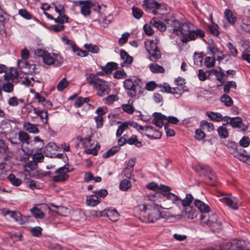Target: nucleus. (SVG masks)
Wrapping results in <instances>:
<instances>
[{"mask_svg": "<svg viewBox=\"0 0 250 250\" xmlns=\"http://www.w3.org/2000/svg\"><path fill=\"white\" fill-rule=\"evenodd\" d=\"M167 24H170L172 28V33L177 36H181V41L183 43L194 41L198 37L201 38L204 37L205 32L201 29L190 30V23H181L178 21L173 19L167 20Z\"/></svg>", "mask_w": 250, "mask_h": 250, "instance_id": "f257e3e1", "label": "nucleus"}, {"mask_svg": "<svg viewBox=\"0 0 250 250\" xmlns=\"http://www.w3.org/2000/svg\"><path fill=\"white\" fill-rule=\"evenodd\" d=\"M161 206L154 204L144 205L141 210L140 219L143 222L154 223L160 218H165L167 215L165 212L161 211Z\"/></svg>", "mask_w": 250, "mask_h": 250, "instance_id": "f03ea898", "label": "nucleus"}, {"mask_svg": "<svg viewBox=\"0 0 250 250\" xmlns=\"http://www.w3.org/2000/svg\"><path fill=\"white\" fill-rule=\"evenodd\" d=\"M86 80L88 83L96 90V94L99 97H104L108 95L110 91V85L106 81L100 79L91 73L87 75Z\"/></svg>", "mask_w": 250, "mask_h": 250, "instance_id": "7ed1b4c3", "label": "nucleus"}, {"mask_svg": "<svg viewBox=\"0 0 250 250\" xmlns=\"http://www.w3.org/2000/svg\"><path fill=\"white\" fill-rule=\"evenodd\" d=\"M143 8L148 13L154 15L164 14L167 11L168 6L163 3H160L154 0H144Z\"/></svg>", "mask_w": 250, "mask_h": 250, "instance_id": "20e7f679", "label": "nucleus"}, {"mask_svg": "<svg viewBox=\"0 0 250 250\" xmlns=\"http://www.w3.org/2000/svg\"><path fill=\"white\" fill-rule=\"evenodd\" d=\"M140 80H136L133 81L131 79L125 80L124 82V87L129 91L127 92V95L131 97H138L139 94L143 92V88L139 84Z\"/></svg>", "mask_w": 250, "mask_h": 250, "instance_id": "39448f33", "label": "nucleus"}, {"mask_svg": "<svg viewBox=\"0 0 250 250\" xmlns=\"http://www.w3.org/2000/svg\"><path fill=\"white\" fill-rule=\"evenodd\" d=\"M164 195H166L167 199L172 201L173 203L178 206L182 205L184 208L190 207V204L193 200V197L191 194H187L186 198L183 200L177 195L172 193H168Z\"/></svg>", "mask_w": 250, "mask_h": 250, "instance_id": "423d86ee", "label": "nucleus"}, {"mask_svg": "<svg viewBox=\"0 0 250 250\" xmlns=\"http://www.w3.org/2000/svg\"><path fill=\"white\" fill-rule=\"evenodd\" d=\"M146 50L150 55V59L152 62H156L161 58V54L156 42L154 41H148L145 43Z\"/></svg>", "mask_w": 250, "mask_h": 250, "instance_id": "0eeeda50", "label": "nucleus"}, {"mask_svg": "<svg viewBox=\"0 0 250 250\" xmlns=\"http://www.w3.org/2000/svg\"><path fill=\"white\" fill-rule=\"evenodd\" d=\"M67 166L66 165L63 167H60L55 171V173H57L58 175L52 177L54 182H64L67 180L69 175L67 173L73 171L74 169L72 168H69L68 167H66Z\"/></svg>", "mask_w": 250, "mask_h": 250, "instance_id": "6e6552de", "label": "nucleus"}, {"mask_svg": "<svg viewBox=\"0 0 250 250\" xmlns=\"http://www.w3.org/2000/svg\"><path fill=\"white\" fill-rule=\"evenodd\" d=\"M201 170L205 176V180L209 185H214L216 181V177L213 174L212 169L208 166H201Z\"/></svg>", "mask_w": 250, "mask_h": 250, "instance_id": "1a4fd4ad", "label": "nucleus"}, {"mask_svg": "<svg viewBox=\"0 0 250 250\" xmlns=\"http://www.w3.org/2000/svg\"><path fill=\"white\" fill-rule=\"evenodd\" d=\"M93 216H106L109 220L112 221H116L118 220L119 217V213L115 209L112 210H107L105 209L103 211H93L91 213Z\"/></svg>", "mask_w": 250, "mask_h": 250, "instance_id": "9d476101", "label": "nucleus"}, {"mask_svg": "<svg viewBox=\"0 0 250 250\" xmlns=\"http://www.w3.org/2000/svg\"><path fill=\"white\" fill-rule=\"evenodd\" d=\"M2 213L5 216L9 215L11 217L14 219L16 222L21 225L25 222V217H23L19 211H10L7 208H4L2 210Z\"/></svg>", "mask_w": 250, "mask_h": 250, "instance_id": "9b49d317", "label": "nucleus"}, {"mask_svg": "<svg viewBox=\"0 0 250 250\" xmlns=\"http://www.w3.org/2000/svg\"><path fill=\"white\" fill-rule=\"evenodd\" d=\"M81 6V13L84 16H89L91 13L90 9L93 5L90 0H79L77 1Z\"/></svg>", "mask_w": 250, "mask_h": 250, "instance_id": "f8f14e48", "label": "nucleus"}, {"mask_svg": "<svg viewBox=\"0 0 250 250\" xmlns=\"http://www.w3.org/2000/svg\"><path fill=\"white\" fill-rule=\"evenodd\" d=\"M33 112L35 116L33 118L40 117L41 120L42 121L44 124L48 122V113L47 110L42 109L40 110L38 108L33 106V108L29 111V112Z\"/></svg>", "mask_w": 250, "mask_h": 250, "instance_id": "ddd939ff", "label": "nucleus"}, {"mask_svg": "<svg viewBox=\"0 0 250 250\" xmlns=\"http://www.w3.org/2000/svg\"><path fill=\"white\" fill-rule=\"evenodd\" d=\"M220 200L233 209H237L238 208V200L233 196H225L221 198Z\"/></svg>", "mask_w": 250, "mask_h": 250, "instance_id": "4468645a", "label": "nucleus"}, {"mask_svg": "<svg viewBox=\"0 0 250 250\" xmlns=\"http://www.w3.org/2000/svg\"><path fill=\"white\" fill-rule=\"evenodd\" d=\"M153 116L154 118L152 121V124L156 125L159 128H161L164 125L163 120L167 119V117L160 113L155 112L153 113Z\"/></svg>", "mask_w": 250, "mask_h": 250, "instance_id": "2eb2a0df", "label": "nucleus"}, {"mask_svg": "<svg viewBox=\"0 0 250 250\" xmlns=\"http://www.w3.org/2000/svg\"><path fill=\"white\" fill-rule=\"evenodd\" d=\"M217 218L218 216L215 213H210L209 211L208 213L201 214L200 220L202 223L206 224L212 220L216 221Z\"/></svg>", "mask_w": 250, "mask_h": 250, "instance_id": "dca6fc26", "label": "nucleus"}, {"mask_svg": "<svg viewBox=\"0 0 250 250\" xmlns=\"http://www.w3.org/2000/svg\"><path fill=\"white\" fill-rule=\"evenodd\" d=\"M195 206L200 211L201 214L208 213L209 211V207L198 199H195L194 202Z\"/></svg>", "mask_w": 250, "mask_h": 250, "instance_id": "f3484780", "label": "nucleus"}, {"mask_svg": "<svg viewBox=\"0 0 250 250\" xmlns=\"http://www.w3.org/2000/svg\"><path fill=\"white\" fill-rule=\"evenodd\" d=\"M168 20L166 19L165 21L167 22V25L165 24V23L161 21H156V18H153L151 21V24L153 25V26L157 28L159 31L161 32H164L166 30L167 27H169L170 26V24H167V21Z\"/></svg>", "mask_w": 250, "mask_h": 250, "instance_id": "a211bd4d", "label": "nucleus"}, {"mask_svg": "<svg viewBox=\"0 0 250 250\" xmlns=\"http://www.w3.org/2000/svg\"><path fill=\"white\" fill-rule=\"evenodd\" d=\"M120 56L122 59L124 61V62L121 64L122 67L125 65L127 66L132 63L133 60L132 57L129 56L124 50L121 49L120 50Z\"/></svg>", "mask_w": 250, "mask_h": 250, "instance_id": "6ab92c4d", "label": "nucleus"}, {"mask_svg": "<svg viewBox=\"0 0 250 250\" xmlns=\"http://www.w3.org/2000/svg\"><path fill=\"white\" fill-rule=\"evenodd\" d=\"M100 202L101 199L94 194L86 196V204L87 206L94 207L97 205Z\"/></svg>", "mask_w": 250, "mask_h": 250, "instance_id": "aec40b11", "label": "nucleus"}, {"mask_svg": "<svg viewBox=\"0 0 250 250\" xmlns=\"http://www.w3.org/2000/svg\"><path fill=\"white\" fill-rule=\"evenodd\" d=\"M118 68V64L114 62H109L105 66L101 67L103 72L106 74H110L114 70Z\"/></svg>", "mask_w": 250, "mask_h": 250, "instance_id": "412c9836", "label": "nucleus"}, {"mask_svg": "<svg viewBox=\"0 0 250 250\" xmlns=\"http://www.w3.org/2000/svg\"><path fill=\"white\" fill-rule=\"evenodd\" d=\"M23 127L25 130L29 133L37 134L40 132L36 125L31 124L29 122H24L23 124Z\"/></svg>", "mask_w": 250, "mask_h": 250, "instance_id": "4be33fe9", "label": "nucleus"}, {"mask_svg": "<svg viewBox=\"0 0 250 250\" xmlns=\"http://www.w3.org/2000/svg\"><path fill=\"white\" fill-rule=\"evenodd\" d=\"M210 229L212 231H219L220 230L222 229V226L221 222L218 220V218L216 219V221H211L208 223L206 224Z\"/></svg>", "mask_w": 250, "mask_h": 250, "instance_id": "5701e85b", "label": "nucleus"}, {"mask_svg": "<svg viewBox=\"0 0 250 250\" xmlns=\"http://www.w3.org/2000/svg\"><path fill=\"white\" fill-rule=\"evenodd\" d=\"M210 229L212 231H219L220 230L222 229V226L221 222L218 220V218L216 219V221H211L208 223L206 224Z\"/></svg>", "mask_w": 250, "mask_h": 250, "instance_id": "b1692460", "label": "nucleus"}, {"mask_svg": "<svg viewBox=\"0 0 250 250\" xmlns=\"http://www.w3.org/2000/svg\"><path fill=\"white\" fill-rule=\"evenodd\" d=\"M234 157L239 159L240 161L247 163L250 165V156L245 155L242 152H239L237 151L234 152Z\"/></svg>", "mask_w": 250, "mask_h": 250, "instance_id": "393cba45", "label": "nucleus"}, {"mask_svg": "<svg viewBox=\"0 0 250 250\" xmlns=\"http://www.w3.org/2000/svg\"><path fill=\"white\" fill-rule=\"evenodd\" d=\"M224 16L226 20L230 24H233L235 23L237 18L232 13L231 11L229 9H227L224 12Z\"/></svg>", "mask_w": 250, "mask_h": 250, "instance_id": "a878e982", "label": "nucleus"}, {"mask_svg": "<svg viewBox=\"0 0 250 250\" xmlns=\"http://www.w3.org/2000/svg\"><path fill=\"white\" fill-rule=\"evenodd\" d=\"M229 125L233 128H241L243 125L242 119L239 117L232 118L229 121Z\"/></svg>", "mask_w": 250, "mask_h": 250, "instance_id": "bb28decb", "label": "nucleus"}, {"mask_svg": "<svg viewBox=\"0 0 250 250\" xmlns=\"http://www.w3.org/2000/svg\"><path fill=\"white\" fill-rule=\"evenodd\" d=\"M19 140L20 143H25L27 145L30 144V137L29 135L24 131H21L18 134Z\"/></svg>", "mask_w": 250, "mask_h": 250, "instance_id": "cd10ccee", "label": "nucleus"}, {"mask_svg": "<svg viewBox=\"0 0 250 250\" xmlns=\"http://www.w3.org/2000/svg\"><path fill=\"white\" fill-rule=\"evenodd\" d=\"M184 212L185 215L189 219L196 218L197 215V212L195 211L194 209H193L192 207H191L185 208Z\"/></svg>", "mask_w": 250, "mask_h": 250, "instance_id": "c85d7f7f", "label": "nucleus"}, {"mask_svg": "<svg viewBox=\"0 0 250 250\" xmlns=\"http://www.w3.org/2000/svg\"><path fill=\"white\" fill-rule=\"evenodd\" d=\"M120 149L119 146H114L112 147L110 149L108 150L106 152L103 154V157L104 158H107L111 156L114 155L116 153L118 152Z\"/></svg>", "mask_w": 250, "mask_h": 250, "instance_id": "c756f323", "label": "nucleus"}, {"mask_svg": "<svg viewBox=\"0 0 250 250\" xmlns=\"http://www.w3.org/2000/svg\"><path fill=\"white\" fill-rule=\"evenodd\" d=\"M149 69L153 73H163L165 72L164 68L156 63H151L149 65Z\"/></svg>", "mask_w": 250, "mask_h": 250, "instance_id": "7c9ffc66", "label": "nucleus"}, {"mask_svg": "<svg viewBox=\"0 0 250 250\" xmlns=\"http://www.w3.org/2000/svg\"><path fill=\"white\" fill-rule=\"evenodd\" d=\"M127 143L129 145H135L137 147H140L142 146L141 142L138 141L137 136L135 135H132L127 140Z\"/></svg>", "mask_w": 250, "mask_h": 250, "instance_id": "2f4dec72", "label": "nucleus"}, {"mask_svg": "<svg viewBox=\"0 0 250 250\" xmlns=\"http://www.w3.org/2000/svg\"><path fill=\"white\" fill-rule=\"evenodd\" d=\"M219 136L221 139H226L229 137V132L227 128L224 125L219 126L217 129Z\"/></svg>", "mask_w": 250, "mask_h": 250, "instance_id": "473e14b6", "label": "nucleus"}, {"mask_svg": "<svg viewBox=\"0 0 250 250\" xmlns=\"http://www.w3.org/2000/svg\"><path fill=\"white\" fill-rule=\"evenodd\" d=\"M72 45L73 51L75 52L78 56L80 57H86L87 56L88 53L86 51L79 48L75 44H72Z\"/></svg>", "mask_w": 250, "mask_h": 250, "instance_id": "72a5a7b5", "label": "nucleus"}, {"mask_svg": "<svg viewBox=\"0 0 250 250\" xmlns=\"http://www.w3.org/2000/svg\"><path fill=\"white\" fill-rule=\"evenodd\" d=\"M90 101V99L88 97L83 98L79 97L75 102L74 106L75 107L78 108L81 107L84 103H87Z\"/></svg>", "mask_w": 250, "mask_h": 250, "instance_id": "f704fd0d", "label": "nucleus"}, {"mask_svg": "<svg viewBox=\"0 0 250 250\" xmlns=\"http://www.w3.org/2000/svg\"><path fill=\"white\" fill-rule=\"evenodd\" d=\"M207 116L212 121L220 122L222 120V115L219 113H215L211 111L207 112Z\"/></svg>", "mask_w": 250, "mask_h": 250, "instance_id": "c9c22d12", "label": "nucleus"}, {"mask_svg": "<svg viewBox=\"0 0 250 250\" xmlns=\"http://www.w3.org/2000/svg\"><path fill=\"white\" fill-rule=\"evenodd\" d=\"M171 188L169 187L161 184L158 186V189L156 194L162 193L163 196L167 198L166 195L164 194L170 193L169 192Z\"/></svg>", "mask_w": 250, "mask_h": 250, "instance_id": "e433bc0d", "label": "nucleus"}, {"mask_svg": "<svg viewBox=\"0 0 250 250\" xmlns=\"http://www.w3.org/2000/svg\"><path fill=\"white\" fill-rule=\"evenodd\" d=\"M118 97L116 95L112 94L108 95L107 97L103 100V102L108 105L112 104L114 102L118 101Z\"/></svg>", "mask_w": 250, "mask_h": 250, "instance_id": "4c0bfd02", "label": "nucleus"}, {"mask_svg": "<svg viewBox=\"0 0 250 250\" xmlns=\"http://www.w3.org/2000/svg\"><path fill=\"white\" fill-rule=\"evenodd\" d=\"M221 101L227 106H230L233 104L232 99L227 94H224L221 97Z\"/></svg>", "mask_w": 250, "mask_h": 250, "instance_id": "58836bf2", "label": "nucleus"}, {"mask_svg": "<svg viewBox=\"0 0 250 250\" xmlns=\"http://www.w3.org/2000/svg\"><path fill=\"white\" fill-rule=\"evenodd\" d=\"M14 84L9 82L3 83L2 90L6 93H12L14 91Z\"/></svg>", "mask_w": 250, "mask_h": 250, "instance_id": "ea45409f", "label": "nucleus"}, {"mask_svg": "<svg viewBox=\"0 0 250 250\" xmlns=\"http://www.w3.org/2000/svg\"><path fill=\"white\" fill-rule=\"evenodd\" d=\"M32 214L36 218L42 219L44 217V213L39 208L34 207L30 209Z\"/></svg>", "mask_w": 250, "mask_h": 250, "instance_id": "a19ab883", "label": "nucleus"}, {"mask_svg": "<svg viewBox=\"0 0 250 250\" xmlns=\"http://www.w3.org/2000/svg\"><path fill=\"white\" fill-rule=\"evenodd\" d=\"M7 178L10 183L14 186H19L21 184V180L16 178L13 174H10L7 177Z\"/></svg>", "mask_w": 250, "mask_h": 250, "instance_id": "79ce46f5", "label": "nucleus"}, {"mask_svg": "<svg viewBox=\"0 0 250 250\" xmlns=\"http://www.w3.org/2000/svg\"><path fill=\"white\" fill-rule=\"evenodd\" d=\"M85 49L88 50V51L92 53H98L99 52V48L96 45H93L90 44H85L84 45Z\"/></svg>", "mask_w": 250, "mask_h": 250, "instance_id": "37998d69", "label": "nucleus"}, {"mask_svg": "<svg viewBox=\"0 0 250 250\" xmlns=\"http://www.w3.org/2000/svg\"><path fill=\"white\" fill-rule=\"evenodd\" d=\"M69 84L68 82L65 78H62L58 83L57 85V89L60 91H62Z\"/></svg>", "mask_w": 250, "mask_h": 250, "instance_id": "c03bdc74", "label": "nucleus"}, {"mask_svg": "<svg viewBox=\"0 0 250 250\" xmlns=\"http://www.w3.org/2000/svg\"><path fill=\"white\" fill-rule=\"evenodd\" d=\"M131 187V183L128 180H122L120 184V189L123 191H126Z\"/></svg>", "mask_w": 250, "mask_h": 250, "instance_id": "a18cd8bd", "label": "nucleus"}, {"mask_svg": "<svg viewBox=\"0 0 250 250\" xmlns=\"http://www.w3.org/2000/svg\"><path fill=\"white\" fill-rule=\"evenodd\" d=\"M44 63L48 65H51L55 63V59L51 55L47 52L42 58Z\"/></svg>", "mask_w": 250, "mask_h": 250, "instance_id": "49530a36", "label": "nucleus"}, {"mask_svg": "<svg viewBox=\"0 0 250 250\" xmlns=\"http://www.w3.org/2000/svg\"><path fill=\"white\" fill-rule=\"evenodd\" d=\"M69 17L66 15H60L54 19V21L56 23L63 25V23L68 22Z\"/></svg>", "mask_w": 250, "mask_h": 250, "instance_id": "de8ad7c7", "label": "nucleus"}, {"mask_svg": "<svg viewBox=\"0 0 250 250\" xmlns=\"http://www.w3.org/2000/svg\"><path fill=\"white\" fill-rule=\"evenodd\" d=\"M200 125L203 129H206L208 131H211L214 129V125L211 123H208L205 120H203L201 122Z\"/></svg>", "mask_w": 250, "mask_h": 250, "instance_id": "09e8293b", "label": "nucleus"}, {"mask_svg": "<svg viewBox=\"0 0 250 250\" xmlns=\"http://www.w3.org/2000/svg\"><path fill=\"white\" fill-rule=\"evenodd\" d=\"M9 20V15L2 9L0 10V22L3 25Z\"/></svg>", "mask_w": 250, "mask_h": 250, "instance_id": "8fccbe9b", "label": "nucleus"}, {"mask_svg": "<svg viewBox=\"0 0 250 250\" xmlns=\"http://www.w3.org/2000/svg\"><path fill=\"white\" fill-rule=\"evenodd\" d=\"M132 14L134 18L140 19L142 17L143 12L141 9L134 6L132 7Z\"/></svg>", "mask_w": 250, "mask_h": 250, "instance_id": "3c124183", "label": "nucleus"}, {"mask_svg": "<svg viewBox=\"0 0 250 250\" xmlns=\"http://www.w3.org/2000/svg\"><path fill=\"white\" fill-rule=\"evenodd\" d=\"M215 61L214 59H212L210 57H207L204 61V63L206 66L208 68L213 67L215 65Z\"/></svg>", "mask_w": 250, "mask_h": 250, "instance_id": "603ef678", "label": "nucleus"}, {"mask_svg": "<svg viewBox=\"0 0 250 250\" xmlns=\"http://www.w3.org/2000/svg\"><path fill=\"white\" fill-rule=\"evenodd\" d=\"M19 14L26 20H30L32 19V15L25 9H21L19 10Z\"/></svg>", "mask_w": 250, "mask_h": 250, "instance_id": "864d4df0", "label": "nucleus"}, {"mask_svg": "<svg viewBox=\"0 0 250 250\" xmlns=\"http://www.w3.org/2000/svg\"><path fill=\"white\" fill-rule=\"evenodd\" d=\"M127 76V74L123 69L117 70L113 74V77L116 79L125 78Z\"/></svg>", "mask_w": 250, "mask_h": 250, "instance_id": "5fc2aeb1", "label": "nucleus"}, {"mask_svg": "<svg viewBox=\"0 0 250 250\" xmlns=\"http://www.w3.org/2000/svg\"><path fill=\"white\" fill-rule=\"evenodd\" d=\"M227 46L229 49V55L233 57H236L238 54V51L236 47L230 42L227 43Z\"/></svg>", "mask_w": 250, "mask_h": 250, "instance_id": "6e6d98bb", "label": "nucleus"}, {"mask_svg": "<svg viewBox=\"0 0 250 250\" xmlns=\"http://www.w3.org/2000/svg\"><path fill=\"white\" fill-rule=\"evenodd\" d=\"M122 108L124 112L130 114H132L135 110L134 107L129 104H123Z\"/></svg>", "mask_w": 250, "mask_h": 250, "instance_id": "4d7b16f0", "label": "nucleus"}, {"mask_svg": "<svg viewBox=\"0 0 250 250\" xmlns=\"http://www.w3.org/2000/svg\"><path fill=\"white\" fill-rule=\"evenodd\" d=\"M194 63L196 65H201L203 60V54L201 53L198 54L196 52L194 53Z\"/></svg>", "mask_w": 250, "mask_h": 250, "instance_id": "13d9d810", "label": "nucleus"}, {"mask_svg": "<svg viewBox=\"0 0 250 250\" xmlns=\"http://www.w3.org/2000/svg\"><path fill=\"white\" fill-rule=\"evenodd\" d=\"M42 229L40 227H35L30 230L31 233L35 237H40L42 235Z\"/></svg>", "mask_w": 250, "mask_h": 250, "instance_id": "bf43d9fd", "label": "nucleus"}, {"mask_svg": "<svg viewBox=\"0 0 250 250\" xmlns=\"http://www.w3.org/2000/svg\"><path fill=\"white\" fill-rule=\"evenodd\" d=\"M206 136L205 133L201 129H196L195 133V138L199 141L202 140Z\"/></svg>", "mask_w": 250, "mask_h": 250, "instance_id": "052dcab7", "label": "nucleus"}, {"mask_svg": "<svg viewBox=\"0 0 250 250\" xmlns=\"http://www.w3.org/2000/svg\"><path fill=\"white\" fill-rule=\"evenodd\" d=\"M100 145L99 144H96V146L92 148L87 149L85 150V152L87 154H93L96 156L98 154V150L100 149Z\"/></svg>", "mask_w": 250, "mask_h": 250, "instance_id": "680f3d73", "label": "nucleus"}, {"mask_svg": "<svg viewBox=\"0 0 250 250\" xmlns=\"http://www.w3.org/2000/svg\"><path fill=\"white\" fill-rule=\"evenodd\" d=\"M133 170L125 167L123 170V174L126 178L131 179L134 176L133 174Z\"/></svg>", "mask_w": 250, "mask_h": 250, "instance_id": "e2e57ef3", "label": "nucleus"}, {"mask_svg": "<svg viewBox=\"0 0 250 250\" xmlns=\"http://www.w3.org/2000/svg\"><path fill=\"white\" fill-rule=\"evenodd\" d=\"M93 193L97 195V197L104 198L107 195V191L105 189H102L99 190L93 191Z\"/></svg>", "mask_w": 250, "mask_h": 250, "instance_id": "0e129e2a", "label": "nucleus"}, {"mask_svg": "<svg viewBox=\"0 0 250 250\" xmlns=\"http://www.w3.org/2000/svg\"><path fill=\"white\" fill-rule=\"evenodd\" d=\"M158 87L161 88V91L162 92H167L169 93L171 87L167 83H164L163 84H159Z\"/></svg>", "mask_w": 250, "mask_h": 250, "instance_id": "69168bd1", "label": "nucleus"}, {"mask_svg": "<svg viewBox=\"0 0 250 250\" xmlns=\"http://www.w3.org/2000/svg\"><path fill=\"white\" fill-rule=\"evenodd\" d=\"M240 145L244 147H248L250 144V139L248 136H244L240 141Z\"/></svg>", "mask_w": 250, "mask_h": 250, "instance_id": "338daca9", "label": "nucleus"}, {"mask_svg": "<svg viewBox=\"0 0 250 250\" xmlns=\"http://www.w3.org/2000/svg\"><path fill=\"white\" fill-rule=\"evenodd\" d=\"M159 84H157L154 81H150L146 83V88L148 91H152L157 87H158Z\"/></svg>", "mask_w": 250, "mask_h": 250, "instance_id": "774afa93", "label": "nucleus"}]
</instances>
